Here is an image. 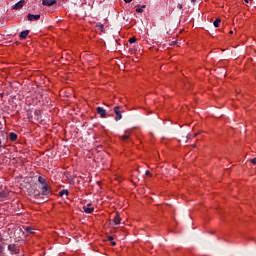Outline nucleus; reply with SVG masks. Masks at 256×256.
I'll list each match as a JSON object with an SVG mask.
<instances>
[{
  "label": "nucleus",
  "mask_w": 256,
  "mask_h": 256,
  "mask_svg": "<svg viewBox=\"0 0 256 256\" xmlns=\"http://www.w3.org/2000/svg\"><path fill=\"white\" fill-rule=\"evenodd\" d=\"M133 0H124L125 3H131Z\"/></svg>",
  "instance_id": "nucleus-24"
},
{
  "label": "nucleus",
  "mask_w": 256,
  "mask_h": 256,
  "mask_svg": "<svg viewBox=\"0 0 256 256\" xmlns=\"http://www.w3.org/2000/svg\"><path fill=\"white\" fill-rule=\"evenodd\" d=\"M25 231H26L27 233H35V232H34L35 229H33L32 227H29V226H27V227L25 228Z\"/></svg>",
  "instance_id": "nucleus-13"
},
{
  "label": "nucleus",
  "mask_w": 256,
  "mask_h": 256,
  "mask_svg": "<svg viewBox=\"0 0 256 256\" xmlns=\"http://www.w3.org/2000/svg\"><path fill=\"white\" fill-rule=\"evenodd\" d=\"M245 1V3H249V1H253V0H244Z\"/></svg>",
  "instance_id": "nucleus-27"
},
{
  "label": "nucleus",
  "mask_w": 256,
  "mask_h": 256,
  "mask_svg": "<svg viewBox=\"0 0 256 256\" xmlns=\"http://www.w3.org/2000/svg\"><path fill=\"white\" fill-rule=\"evenodd\" d=\"M8 251H10L12 255H19V246L16 244H10L8 245Z\"/></svg>",
  "instance_id": "nucleus-2"
},
{
  "label": "nucleus",
  "mask_w": 256,
  "mask_h": 256,
  "mask_svg": "<svg viewBox=\"0 0 256 256\" xmlns=\"http://www.w3.org/2000/svg\"><path fill=\"white\" fill-rule=\"evenodd\" d=\"M143 9H145V5H143L142 8H137L136 13H143Z\"/></svg>",
  "instance_id": "nucleus-18"
},
{
  "label": "nucleus",
  "mask_w": 256,
  "mask_h": 256,
  "mask_svg": "<svg viewBox=\"0 0 256 256\" xmlns=\"http://www.w3.org/2000/svg\"><path fill=\"white\" fill-rule=\"evenodd\" d=\"M0 253H3V246H0Z\"/></svg>",
  "instance_id": "nucleus-26"
},
{
  "label": "nucleus",
  "mask_w": 256,
  "mask_h": 256,
  "mask_svg": "<svg viewBox=\"0 0 256 256\" xmlns=\"http://www.w3.org/2000/svg\"><path fill=\"white\" fill-rule=\"evenodd\" d=\"M122 141H127L129 139V135L124 134L121 136Z\"/></svg>",
  "instance_id": "nucleus-16"
},
{
  "label": "nucleus",
  "mask_w": 256,
  "mask_h": 256,
  "mask_svg": "<svg viewBox=\"0 0 256 256\" xmlns=\"http://www.w3.org/2000/svg\"><path fill=\"white\" fill-rule=\"evenodd\" d=\"M111 245H112L113 247H115V245H117V243L112 240V241H111Z\"/></svg>",
  "instance_id": "nucleus-22"
},
{
  "label": "nucleus",
  "mask_w": 256,
  "mask_h": 256,
  "mask_svg": "<svg viewBox=\"0 0 256 256\" xmlns=\"http://www.w3.org/2000/svg\"><path fill=\"white\" fill-rule=\"evenodd\" d=\"M108 239H109L110 241H113V236H108Z\"/></svg>",
  "instance_id": "nucleus-25"
},
{
  "label": "nucleus",
  "mask_w": 256,
  "mask_h": 256,
  "mask_svg": "<svg viewBox=\"0 0 256 256\" xmlns=\"http://www.w3.org/2000/svg\"><path fill=\"white\" fill-rule=\"evenodd\" d=\"M23 5H25V0H20L13 6V9H15V11L23 9Z\"/></svg>",
  "instance_id": "nucleus-8"
},
{
  "label": "nucleus",
  "mask_w": 256,
  "mask_h": 256,
  "mask_svg": "<svg viewBox=\"0 0 256 256\" xmlns=\"http://www.w3.org/2000/svg\"><path fill=\"white\" fill-rule=\"evenodd\" d=\"M119 109H121V107L119 106L114 107V113L116 115L115 121H121V119H123V115H121V112L119 111Z\"/></svg>",
  "instance_id": "nucleus-3"
},
{
  "label": "nucleus",
  "mask_w": 256,
  "mask_h": 256,
  "mask_svg": "<svg viewBox=\"0 0 256 256\" xmlns=\"http://www.w3.org/2000/svg\"><path fill=\"white\" fill-rule=\"evenodd\" d=\"M1 241H3V239H2V238H0V243H1Z\"/></svg>",
  "instance_id": "nucleus-31"
},
{
  "label": "nucleus",
  "mask_w": 256,
  "mask_h": 256,
  "mask_svg": "<svg viewBox=\"0 0 256 256\" xmlns=\"http://www.w3.org/2000/svg\"><path fill=\"white\" fill-rule=\"evenodd\" d=\"M178 9H183V4H178Z\"/></svg>",
  "instance_id": "nucleus-23"
},
{
  "label": "nucleus",
  "mask_w": 256,
  "mask_h": 256,
  "mask_svg": "<svg viewBox=\"0 0 256 256\" xmlns=\"http://www.w3.org/2000/svg\"><path fill=\"white\" fill-rule=\"evenodd\" d=\"M96 111H97L98 115H100V117L102 119H105V117H107V110L104 109L103 107H97Z\"/></svg>",
  "instance_id": "nucleus-4"
},
{
  "label": "nucleus",
  "mask_w": 256,
  "mask_h": 256,
  "mask_svg": "<svg viewBox=\"0 0 256 256\" xmlns=\"http://www.w3.org/2000/svg\"><path fill=\"white\" fill-rule=\"evenodd\" d=\"M1 129H3V124L0 122V133H3Z\"/></svg>",
  "instance_id": "nucleus-21"
},
{
  "label": "nucleus",
  "mask_w": 256,
  "mask_h": 256,
  "mask_svg": "<svg viewBox=\"0 0 256 256\" xmlns=\"http://www.w3.org/2000/svg\"><path fill=\"white\" fill-rule=\"evenodd\" d=\"M114 225H120L121 224V215L117 212L113 219Z\"/></svg>",
  "instance_id": "nucleus-9"
},
{
  "label": "nucleus",
  "mask_w": 256,
  "mask_h": 256,
  "mask_svg": "<svg viewBox=\"0 0 256 256\" xmlns=\"http://www.w3.org/2000/svg\"><path fill=\"white\" fill-rule=\"evenodd\" d=\"M57 3V0H42V5H45L46 7H53Z\"/></svg>",
  "instance_id": "nucleus-6"
},
{
  "label": "nucleus",
  "mask_w": 256,
  "mask_h": 256,
  "mask_svg": "<svg viewBox=\"0 0 256 256\" xmlns=\"http://www.w3.org/2000/svg\"><path fill=\"white\" fill-rule=\"evenodd\" d=\"M251 163H252L253 165H256V158L252 159V160H251Z\"/></svg>",
  "instance_id": "nucleus-20"
},
{
  "label": "nucleus",
  "mask_w": 256,
  "mask_h": 256,
  "mask_svg": "<svg viewBox=\"0 0 256 256\" xmlns=\"http://www.w3.org/2000/svg\"><path fill=\"white\" fill-rule=\"evenodd\" d=\"M145 175H148V177H151V172L149 170H146Z\"/></svg>",
  "instance_id": "nucleus-19"
},
{
  "label": "nucleus",
  "mask_w": 256,
  "mask_h": 256,
  "mask_svg": "<svg viewBox=\"0 0 256 256\" xmlns=\"http://www.w3.org/2000/svg\"><path fill=\"white\" fill-rule=\"evenodd\" d=\"M27 19H28V21H39V19H41V15L28 14Z\"/></svg>",
  "instance_id": "nucleus-5"
},
{
  "label": "nucleus",
  "mask_w": 256,
  "mask_h": 256,
  "mask_svg": "<svg viewBox=\"0 0 256 256\" xmlns=\"http://www.w3.org/2000/svg\"><path fill=\"white\" fill-rule=\"evenodd\" d=\"M41 196H43L42 192L34 194L35 199H41Z\"/></svg>",
  "instance_id": "nucleus-17"
},
{
  "label": "nucleus",
  "mask_w": 256,
  "mask_h": 256,
  "mask_svg": "<svg viewBox=\"0 0 256 256\" xmlns=\"http://www.w3.org/2000/svg\"><path fill=\"white\" fill-rule=\"evenodd\" d=\"M191 1V3H195V1H197V0H190Z\"/></svg>",
  "instance_id": "nucleus-28"
},
{
  "label": "nucleus",
  "mask_w": 256,
  "mask_h": 256,
  "mask_svg": "<svg viewBox=\"0 0 256 256\" xmlns=\"http://www.w3.org/2000/svg\"><path fill=\"white\" fill-rule=\"evenodd\" d=\"M173 44L175 45V44H177V42H173Z\"/></svg>",
  "instance_id": "nucleus-32"
},
{
  "label": "nucleus",
  "mask_w": 256,
  "mask_h": 256,
  "mask_svg": "<svg viewBox=\"0 0 256 256\" xmlns=\"http://www.w3.org/2000/svg\"><path fill=\"white\" fill-rule=\"evenodd\" d=\"M17 138H18L17 133L11 132V133L9 134V139H10V141L15 142V141H17Z\"/></svg>",
  "instance_id": "nucleus-11"
},
{
  "label": "nucleus",
  "mask_w": 256,
  "mask_h": 256,
  "mask_svg": "<svg viewBox=\"0 0 256 256\" xmlns=\"http://www.w3.org/2000/svg\"><path fill=\"white\" fill-rule=\"evenodd\" d=\"M84 213L91 214L93 211H95V208L91 207V203L87 204L86 206H83Z\"/></svg>",
  "instance_id": "nucleus-7"
},
{
  "label": "nucleus",
  "mask_w": 256,
  "mask_h": 256,
  "mask_svg": "<svg viewBox=\"0 0 256 256\" xmlns=\"http://www.w3.org/2000/svg\"><path fill=\"white\" fill-rule=\"evenodd\" d=\"M101 29H103V24H100Z\"/></svg>",
  "instance_id": "nucleus-30"
},
{
  "label": "nucleus",
  "mask_w": 256,
  "mask_h": 256,
  "mask_svg": "<svg viewBox=\"0 0 256 256\" xmlns=\"http://www.w3.org/2000/svg\"><path fill=\"white\" fill-rule=\"evenodd\" d=\"M28 35H29V30H24L20 33L19 37L20 39H27Z\"/></svg>",
  "instance_id": "nucleus-10"
},
{
  "label": "nucleus",
  "mask_w": 256,
  "mask_h": 256,
  "mask_svg": "<svg viewBox=\"0 0 256 256\" xmlns=\"http://www.w3.org/2000/svg\"><path fill=\"white\" fill-rule=\"evenodd\" d=\"M38 183L42 185L41 191L42 195L47 196L51 193V187L47 184V180L43 176L38 177Z\"/></svg>",
  "instance_id": "nucleus-1"
},
{
  "label": "nucleus",
  "mask_w": 256,
  "mask_h": 256,
  "mask_svg": "<svg viewBox=\"0 0 256 256\" xmlns=\"http://www.w3.org/2000/svg\"><path fill=\"white\" fill-rule=\"evenodd\" d=\"M63 195H69V190L64 189V190L59 192V197H63Z\"/></svg>",
  "instance_id": "nucleus-12"
},
{
  "label": "nucleus",
  "mask_w": 256,
  "mask_h": 256,
  "mask_svg": "<svg viewBox=\"0 0 256 256\" xmlns=\"http://www.w3.org/2000/svg\"><path fill=\"white\" fill-rule=\"evenodd\" d=\"M219 23H221V20L219 18H217L214 22H213V25L214 27H219Z\"/></svg>",
  "instance_id": "nucleus-14"
},
{
  "label": "nucleus",
  "mask_w": 256,
  "mask_h": 256,
  "mask_svg": "<svg viewBox=\"0 0 256 256\" xmlns=\"http://www.w3.org/2000/svg\"><path fill=\"white\" fill-rule=\"evenodd\" d=\"M230 35H233V30L230 31Z\"/></svg>",
  "instance_id": "nucleus-29"
},
{
  "label": "nucleus",
  "mask_w": 256,
  "mask_h": 256,
  "mask_svg": "<svg viewBox=\"0 0 256 256\" xmlns=\"http://www.w3.org/2000/svg\"><path fill=\"white\" fill-rule=\"evenodd\" d=\"M129 43H131V44L137 43V38L131 37V38L129 39Z\"/></svg>",
  "instance_id": "nucleus-15"
}]
</instances>
